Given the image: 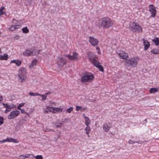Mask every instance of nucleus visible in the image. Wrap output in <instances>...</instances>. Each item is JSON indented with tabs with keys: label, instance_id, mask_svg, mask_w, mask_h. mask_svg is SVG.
<instances>
[{
	"label": "nucleus",
	"instance_id": "1",
	"mask_svg": "<svg viewBox=\"0 0 159 159\" xmlns=\"http://www.w3.org/2000/svg\"><path fill=\"white\" fill-rule=\"evenodd\" d=\"M113 24L112 21L107 17L101 18L97 22V25L102 27L103 28H108L111 27Z\"/></svg>",
	"mask_w": 159,
	"mask_h": 159
},
{
	"label": "nucleus",
	"instance_id": "2",
	"mask_svg": "<svg viewBox=\"0 0 159 159\" xmlns=\"http://www.w3.org/2000/svg\"><path fill=\"white\" fill-rule=\"evenodd\" d=\"M129 29L133 32H141L143 31L142 27L137 23L131 22L129 26Z\"/></svg>",
	"mask_w": 159,
	"mask_h": 159
},
{
	"label": "nucleus",
	"instance_id": "3",
	"mask_svg": "<svg viewBox=\"0 0 159 159\" xmlns=\"http://www.w3.org/2000/svg\"><path fill=\"white\" fill-rule=\"evenodd\" d=\"M18 79L21 82L25 81L27 78L26 69L24 67L20 68L18 71Z\"/></svg>",
	"mask_w": 159,
	"mask_h": 159
},
{
	"label": "nucleus",
	"instance_id": "4",
	"mask_svg": "<svg viewBox=\"0 0 159 159\" xmlns=\"http://www.w3.org/2000/svg\"><path fill=\"white\" fill-rule=\"evenodd\" d=\"M139 60V58L138 57H134L127 59L125 61L128 66L135 67L136 66Z\"/></svg>",
	"mask_w": 159,
	"mask_h": 159
},
{
	"label": "nucleus",
	"instance_id": "5",
	"mask_svg": "<svg viewBox=\"0 0 159 159\" xmlns=\"http://www.w3.org/2000/svg\"><path fill=\"white\" fill-rule=\"evenodd\" d=\"M40 50H36L35 49H28L23 52V55L24 56H29L38 54Z\"/></svg>",
	"mask_w": 159,
	"mask_h": 159
},
{
	"label": "nucleus",
	"instance_id": "6",
	"mask_svg": "<svg viewBox=\"0 0 159 159\" xmlns=\"http://www.w3.org/2000/svg\"><path fill=\"white\" fill-rule=\"evenodd\" d=\"M94 76L91 73L85 72L81 79V81L83 82H88L93 80Z\"/></svg>",
	"mask_w": 159,
	"mask_h": 159
},
{
	"label": "nucleus",
	"instance_id": "7",
	"mask_svg": "<svg viewBox=\"0 0 159 159\" xmlns=\"http://www.w3.org/2000/svg\"><path fill=\"white\" fill-rule=\"evenodd\" d=\"M20 114V112L18 110L13 111H11L10 114L8 116V119L11 120L14 119L17 116Z\"/></svg>",
	"mask_w": 159,
	"mask_h": 159
},
{
	"label": "nucleus",
	"instance_id": "8",
	"mask_svg": "<svg viewBox=\"0 0 159 159\" xmlns=\"http://www.w3.org/2000/svg\"><path fill=\"white\" fill-rule=\"evenodd\" d=\"M87 57L89 61H91L93 64L96 61H97L95 59V58H96V56L92 52H87Z\"/></svg>",
	"mask_w": 159,
	"mask_h": 159
},
{
	"label": "nucleus",
	"instance_id": "9",
	"mask_svg": "<svg viewBox=\"0 0 159 159\" xmlns=\"http://www.w3.org/2000/svg\"><path fill=\"white\" fill-rule=\"evenodd\" d=\"M66 60L63 57H61L58 59L57 64L59 67H62L66 64Z\"/></svg>",
	"mask_w": 159,
	"mask_h": 159
},
{
	"label": "nucleus",
	"instance_id": "10",
	"mask_svg": "<svg viewBox=\"0 0 159 159\" xmlns=\"http://www.w3.org/2000/svg\"><path fill=\"white\" fill-rule=\"evenodd\" d=\"M89 42L93 46H97L99 42L98 39L94 38L91 36L89 37Z\"/></svg>",
	"mask_w": 159,
	"mask_h": 159
},
{
	"label": "nucleus",
	"instance_id": "11",
	"mask_svg": "<svg viewBox=\"0 0 159 159\" xmlns=\"http://www.w3.org/2000/svg\"><path fill=\"white\" fill-rule=\"evenodd\" d=\"M78 53L75 52L73 53L72 55H66L65 56L68 57V58L71 60L77 61L78 59Z\"/></svg>",
	"mask_w": 159,
	"mask_h": 159
},
{
	"label": "nucleus",
	"instance_id": "12",
	"mask_svg": "<svg viewBox=\"0 0 159 159\" xmlns=\"http://www.w3.org/2000/svg\"><path fill=\"white\" fill-rule=\"evenodd\" d=\"M149 11L151 13V16L152 17H154L156 16V10L155 7L152 5H149Z\"/></svg>",
	"mask_w": 159,
	"mask_h": 159
},
{
	"label": "nucleus",
	"instance_id": "13",
	"mask_svg": "<svg viewBox=\"0 0 159 159\" xmlns=\"http://www.w3.org/2000/svg\"><path fill=\"white\" fill-rule=\"evenodd\" d=\"M94 66L98 68L99 70L102 72H103L104 69L103 66L100 65L99 61L98 60L96 61L93 64Z\"/></svg>",
	"mask_w": 159,
	"mask_h": 159
},
{
	"label": "nucleus",
	"instance_id": "14",
	"mask_svg": "<svg viewBox=\"0 0 159 159\" xmlns=\"http://www.w3.org/2000/svg\"><path fill=\"white\" fill-rule=\"evenodd\" d=\"M143 44L144 45V50L145 51L147 50L150 47V44L149 43L148 41L144 39H143Z\"/></svg>",
	"mask_w": 159,
	"mask_h": 159
},
{
	"label": "nucleus",
	"instance_id": "15",
	"mask_svg": "<svg viewBox=\"0 0 159 159\" xmlns=\"http://www.w3.org/2000/svg\"><path fill=\"white\" fill-rule=\"evenodd\" d=\"M111 127V125L109 123H105L103 126V129L105 132H107Z\"/></svg>",
	"mask_w": 159,
	"mask_h": 159
},
{
	"label": "nucleus",
	"instance_id": "16",
	"mask_svg": "<svg viewBox=\"0 0 159 159\" xmlns=\"http://www.w3.org/2000/svg\"><path fill=\"white\" fill-rule=\"evenodd\" d=\"M5 142H13L14 143H18L19 141H17L16 139H14L12 138H7L6 139H4Z\"/></svg>",
	"mask_w": 159,
	"mask_h": 159
},
{
	"label": "nucleus",
	"instance_id": "17",
	"mask_svg": "<svg viewBox=\"0 0 159 159\" xmlns=\"http://www.w3.org/2000/svg\"><path fill=\"white\" fill-rule=\"evenodd\" d=\"M118 54L122 59H126L128 57V54L124 52L122 53H118Z\"/></svg>",
	"mask_w": 159,
	"mask_h": 159
},
{
	"label": "nucleus",
	"instance_id": "18",
	"mask_svg": "<svg viewBox=\"0 0 159 159\" xmlns=\"http://www.w3.org/2000/svg\"><path fill=\"white\" fill-rule=\"evenodd\" d=\"M83 116L84 118L85 121V124L86 125H89L91 122L89 118L86 116L84 114H83Z\"/></svg>",
	"mask_w": 159,
	"mask_h": 159
},
{
	"label": "nucleus",
	"instance_id": "19",
	"mask_svg": "<svg viewBox=\"0 0 159 159\" xmlns=\"http://www.w3.org/2000/svg\"><path fill=\"white\" fill-rule=\"evenodd\" d=\"M10 63H15L17 66H19L21 64V61L18 60H11Z\"/></svg>",
	"mask_w": 159,
	"mask_h": 159
},
{
	"label": "nucleus",
	"instance_id": "20",
	"mask_svg": "<svg viewBox=\"0 0 159 159\" xmlns=\"http://www.w3.org/2000/svg\"><path fill=\"white\" fill-rule=\"evenodd\" d=\"M86 127L85 128L84 130L86 131V134L87 135L88 137H90L89 133L91 131V129L89 125H86Z\"/></svg>",
	"mask_w": 159,
	"mask_h": 159
},
{
	"label": "nucleus",
	"instance_id": "21",
	"mask_svg": "<svg viewBox=\"0 0 159 159\" xmlns=\"http://www.w3.org/2000/svg\"><path fill=\"white\" fill-rule=\"evenodd\" d=\"M159 88H152L150 89L149 92L151 93H154L159 91Z\"/></svg>",
	"mask_w": 159,
	"mask_h": 159
},
{
	"label": "nucleus",
	"instance_id": "22",
	"mask_svg": "<svg viewBox=\"0 0 159 159\" xmlns=\"http://www.w3.org/2000/svg\"><path fill=\"white\" fill-rule=\"evenodd\" d=\"M87 109L85 107L83 108L82 106H77L76 107V110L77 111H84L86 110Z\"/></svg>",
	"mask_w": 159,
	"mask_h": 159
},
{
	"label": "nucleus",
	"instance_id": "23",
	"mask_svg": "<svg viewBox=\"0 0 159 159\" xmlns=\"http://www.w3.org/2000/svg\"><path fill=\"white\" fill-rule=\"evenodd\" d=\"M8 58V55L6 53H4V55H0V60H7Z\"/></svg>",
	"mask_w": 159,
	"mask_h": 159
},
{
	"label": "nucleus",
	"instance_id": "24",
	"mask_svg": "<svg viewBox=\"0 0 159 159\" xmlns=\"http://www.w3.org/2000/svg\"><path fill=\"white\" fill-rule=\"evenodd\" d=\"M62 111V109L60 108L54 107L53 110V113H55L57 112H60Z\"/></svg>",
	"mask_w": 159,
	"mask_h": 159
},
{
	"label": "nucleus",
	"instance_id": "25",
	"mask_svg": "<svg viewBox=\"0 0 159 159\" xmlns=\"http://www.w3.org/2000/svg\"><path fill=\"white\" fill-rule=\"evenodd\" d=\"M152 41L155 43V45H158L159 44V39L158 38L156 37L154 38L152 40Z\"/></svg>",
	"mask_w": 159,
	"mask_h": 159
},
{
	"label": "nucleus",
	"instance_id": "26",
	"mask_svg": "<svg viewBox=\"0 0 159 159\" xmlns=\"http://www.w3.org/2000/svg\"><path fill=\"white\" fill-rule=\"evenodd\" d=\"M2 105L3 106L5 107L7 109H11L14 107V105H8L7 103H2Z\"/></svg>",
	"mask_w": 159,
	"mask_h": 159
},
{
	"label": "nucleus",
	"instance_id": "27",
	"mask_svg": "<svg viewBox=\"0 0 159 159\" xmlns=\"http://www.w3.org/2000/svg\"><path fill=\"white\" fill-rule=\"evenodd\" d=\"M62 124L60 121L57 122L54 125V127L55 128L60 127L61 126Z\"/></svg>",
	"mask_w": 159,
	"mask_h": 159
},
{
	"label": "nucleus",
	"instance_id": "28",
	"mask_svg": "<svg viewBox=\"0 0 159 159\" xmlns=\"http://www.w3.org/2000/svg\"><path fill=\"white\" fill-rule=\"evenodd\" d=\"M37 61L36 59H35L33 60L31 64H30L29 67L31 68L34 66H35L36 64Z\"/></svg>",
	"mask_w": 159,
	"mask_h": 159
},
{
	"label": "nucleus",
	"instance_id": "29",
	"mask_svg": "<svg viewBox=\"0 0 159 159\" xmlns=\"http://www.w3.org/2000/svg\"><path fill=\"white\" fill-rule=\"evenodd\" d=\"M22 30L23 33H24L27 34L29 32V30L28 29L27 26L23 28Z\"/></svg>",
	"mask_w": 159,
	"mask_h": 159
},
{
	"label": "nucleus",
	"instance_id": "30",
	"mask_svg": "<svg viewBox=\"0 0 159 159\" xmlns=\"http://www.w3.org/2000/svg\"><path fill=\"white\" fill-rule=\"evenodd\" d=\"M54 107H50L49 106H46V109L48 110V111L50 112L53 113Z\"/></svg>",
	"mask_w": 159,
	"mask_h": 159
},
{
	"label": "nucleus",
	"instance_id": "31",
	"mask_svg": "<svg viewBox=\"0 0 159 159\" xmlns=\"http://www.w3.org/2000/svg\"><path fill=\"white\" fill-rule=\"evenodd\" d=\"M151 52L154 54H157L159 53V51L157 49H153L151 51Z\"/></svg>",
	"mask_w": 159,
	"mask_h": 159
},
{
	"label": "nucleus",
	"instance_id": "32",
	"mask_svg": "<svg viewBox=\"0 0 159 159\" xmlns=\"http://www.w3.org/2000/svg\"><path fill=\"white\" fill-rule=\"evenodd\" d=\"M32 158H35L36 159H43V157L42 155H38L36 156H33V155H32Z\"/></svg>",
	"mask_w": 159,
	"mask_h": 159
},
{
	"label": "nucleus",
	"instance_id": "33",
	"mask_svg": "<svg viewBox=\"0 0 159 159\" xmlns=\"http://www.w3.org/2000/svg\"><path fill=\"white\" fill-rule=\"evenodd\" d=\"M29 94L30 95L33 96H39V94L37 93H33L32 92H30Z\"/></svg>",
	"mask_w": 159,
	"mask_h": 159
},
{
	"label": "nucleus",
	"instance_id": "34",
	"mask_svg": "<svg viewBox=\"0 0 159 159\" xmlns=\"http://www.w3.org/2000/svg\"><path fill=\"white\" fill-rule=\"evenodd\" d=\"M39 96H40L42 97V99L43 100H45L47 98V96L45 95L41 94H39Z\"/></svg>",
	"mask_w": 159,
	"mask_h": 159
},
{
	"label": "nucleus",
	"instance_id": "35",
	"mask_svg": "<svg viewBox=\"0 0 159 159\" xmlns=\"http://www.w3.org/2000/svg\"><path fill=\"white\" fill-rule=\"evenodd\" d=\"M8 29L9 30L11 31H13L15 30L14 25H11L10 28H8Z\"/></svg>",
	"mask_w": 159,
	"mask_h": 159
},
{
	"label": "nucleus",
	"instance_id": "36",
	"mask_svg": "<svg viewBox=\"0 0 159 159\" xmlns=\"http://www.w3.org/2000/svg\"><path fill=\"white\" fill-rule=\"evenodd\" d=\"M24 103H20L17 107V109L19 110H21V109L20 108V107L24 106Z\"/></svg>",
	"mask_w": 159,
	"mask_h": 159
},
{
	"label": "nucleus",
	"instance_id": "37",
	"mask_svg": "<svg viewBox=\"0 0 159 159\" xmlns=\"http://www.w3.org/2000/svg\"><path fill=\"white\" fill-rule=\"evenodd\" d=\"M73 110V108L72 107H70L66 110V111L68 113H70Z\"/></svg>",
	"mask_w": 159,
	"mask_h": 159
},
{
	"label": "nucleus",
	"instance_id": "38",
	"mask_svg": "<svg viewBox=\"0 0 159 159\" xmlns=\"http://www.w3.org/2000/svg\"><path fill=\"white\" fill-rule=\"evenodd\" d=\"M128 142L129 143V144H132L133 143H139L137 141H136V142L134 141L131 139L129 140L128 141Z\"/></svg>",
	"mask_w": 159,
	"mask_h": 159
},
{
	"label": "nucleus",
	"instance_id": "39",
	"mask_svg": "<svg viewBox=\"0 0 159 159\" xmlns=\"http://www.w3.org/2000/svg\"><path fill=\"white\" fill-rule=\"evenodd\" d=\"M14 26L15 27V30L20 29L21 27V25H14Z\"/></svg>",
	"mask_w": 159,
	"mask_h": 159
},
{
	"label": "nucleus",
	"instance_id": "40",
	"mask_svg": "<svg viewBox=\"0 0 159 159\" xmlns=\"http://www.w3.org/2000/svg\"><path fill=\"white\" fill-rule=\"evenodd\" d=\"M3 118L0 117V125H2L3 123Z\"/></svg>",
	"mask_w": 159,
	"mask_h": 159
},
{
	"label": "nucleus",
	"instance_id": "41",
	"mask_svg": "<svg viewBox=\"0 0 159 159\" xmlns=\"http://www.w3.org/2000/svg\"><path fill=\"white\" fill-rule=\"evenodd\" d=\"M43 130H44V131L45 132H49L51 131H53V132L54 131L53 129H44Z\"/></svg>",
	"mask_w": 159,
	"mask_h": 159
},
{
	"label": "nucleus",
	"instance_id": "42",
	"mask_svg": "<svg viewBox=\"0 0 159 159\" xmlns=\"http://www.w3.org/2000/svg\"><path fill=\"white\" fill-rule=\"evenodd\" d=\"M19 159H25V156L24 155H21L19 156Z\"/></svg>",
	"mask_w": 159,
	"mask_h": 159
},
{
	"label": "nucleus",
	"instance_id": "43",
	"mask_svg": "<svg viewBox=\"0 0 159 159\" xmlns=\"http://www.w3.org/2000/svg\"><path fill=\"white\" fill-rule=\"evenodd\" d=\"M43 112L45 114H48V109H45L43 108Z\"/></svg>",
	"mask_w": 159,
	"mask_h": 159
},
{
	"label": "nucleus",
	"instance_id": "44",
	"mask_svg": "<svg viewBox=\"0 0 159 159\" xmlns=\"http://www.w3.org/2000/svg\"><path fill=\"white\" fill-rule=\"evenodd\" d=\"M47 4V3L45 1L43 2L42 3V6H43V7H45V5Z\"/></svg>",
	"mask_w": 159,
	"mask_h": 159
},
{
	"label": "nucleus",
	"instance_id": "45",
	"mask_svg": "<svg viewBox=\"0 0 159 159\" xmlns=\"http://www.w3.org/2000/svg\"><path fill=\"white\" fill-rule=\"evenodd\" d=\"M17 20L14 19H13L12 20V23L13 24H16L17 23Z\"/></svg>",
	"mask_w": 159,
	"mask_h": 159
},
{
	"label": "nucleus",
	"instance_id": "46",
	"mask_svg": "<svg viewBox=\"0 0 159 159\" xmlns=\"http://www.w3.org/2000/svg\"><path fill=\"white\" fill-rule=\"evenodd\" d=\"M11 110V109H7V108L6 109L5 111V113L6 114H7L8 112L10 111Z\"/></svg>",
	"mask_w": 159,
	"mask_h": 159
},
{
	"label": "nucleus",
	"instance_id": "47",
	"mask_svg": "<svg viewBox=\"0 0 159 159\" xmlns=\"http://www.w3.org/2000/svg\"><path fill=\"white\" fill-rule=\"evenodd\" d=\"M32 155L31 154H26L25 155H24L25 158L29 157L30 155L32 156Z\"/></svg>",
	"mask_w": 159,
	"mask_h": 159
},
{
	"label": "nucleus",
	"instance_id": "48",
	"mask_svg": "<svg viewBox=\"0 0 159 159\" xmlns=\"http://www.w3.org/2000/svg\"><path fill=\"white\" fill-rule=\"evenodd\" d=\"M96 49L97 50H98V51H98V54H99V53H100H100H101V52H100V48H99L98 46L96 48Z\"/></svg>",
	"mask_w": 159,
	"mask_h": 159
},
{
	"label": "nucleus",
	"instance_id": "49",
	"mask_svg": "<svg viewBox=\"0 0 159 159\" xmlns=\"http://www.w3.org/2000/svg\"><path fill=\"white\" fill-rule=\"evenodd\" d=\"M5 7H2L0 9V11H2L4 9Z\"/></svg>",
	"mask_w": 159,
	"mask_h": 159
},
{
	"label": "nucleus",
	"instance_id": "50",
	"mask_svg": "<svg viewBox=\"0 0 159 159\" xmlns=\"http://www.w3.org/2000/svg\"><path fill=\"white\" fill-rule=\"evenodd\" d=\"M50 93H51V92H47V93H45V95H49V94H50Z\"/></svg>",
	"mask_w": 159,
	"mask_h": 159
},
{
	"label": "nucleus",
	"instance_id": "51",
	"mask_svg": "<svg viewBox=\"0 0 159 159\" xmlns=\"http://www.w3.org/2000/svg\"><path fill=\"white\" fill-rule=\"evenodd\" d=\"M20 110L21 111V112L22 113H26L25 111L22 109H21V110Z\"/></svg>",
	"mask_w": 159,
	"mask_h": 159
},
{
	"label": "nucleus",
	"instance_id": "52",
	"mask_svg": "<svg viewBox=\"0 0 159 159\" xmlns=\"http://www.w3.org/2000/svg\"><path fill=\"white\" fill-rule=\"evenodd\" d=\"M5 141L4 139L3 140H0V143H5Z\"/></svg>",
	"mask_w": 159,
	"mask_h": 159
},
{
	"label": "nucleus",
	"instance_id": "53",
	"mask_svg": "<svg viewBox=\"0 0 159 159\" xmlns=\"http://www.w3.org/2000/svg\"><path fill=\"white\" fill-rule=\"evenodd\" d=\"M3 100L2 97L1 96H0V102L1 101Z\"/></svg>",
	"mask_w": 159,
	"mask_h": 159
},
{
	"label": "nucleus",
	"instance_id": "54",
	"mask_svg": "<svg viewBox=\"0 0 159 159\" xmlns=\"http://www.w3.org/2000/svg\"><path fill=\"white\" fill-rule=\"evenodd\" d=\"M51 104L54 105H56V103L54 102H51Z\"/></svg>",
	"mask_w": 159,
	"mask_h": 159
},
{
	"label": "nucleus",
	"instance_id": "55",
	"mask_svg": "<svg viewBox=\"0 0 159 159\" xmlns=\"http://www.w3.org/2000/svg\"><path fill=\"white\" fill-rule=\"evenodd\" d=\"M3 14L2 11H0V16Z\"/></svg>",
	"mask_w": 159,
	"mask_h": 159
},
{
	"label": "nucleus",
	"instance_id": "56",
	"mask_svg": "<svg viewBox=\"0 0 159 159\" xmlns=\"http://www.w3.org/2000/svg\"><path fill=\"white\" fill-rule=\"evenodd\" d=\"M2 12H3V14H6V12H5L2 11Z\"/></svg>",
	"mask_w": 159,
	"mask_h": 159
},
{
	"label": "nucleus",
	"instance_id": "57",
	"mask_svg": "<svg viewBox=\"0 0 159 159\" xmlns=\"http://www.w3.org/2000/svg\"><path fill=\"white\" fill-rule=\"evenodd\" d=\"M144 121H145L146 122H147V120L146 119H145V120H144Z\"/></svg>",
	"mask_w": 159,
	"mask_h": 159
},
{
	"label": "nucleus",
	"instance_id": "58",
	"mask_svg": "<svg viewBox=\"0 0 159 159\" xmlns=\"http://www.w3.org/2000/svg\"><path fill=\"white\" fill-rule=\"evenodd\" d=\"M2 53V51L1 50V49L0 48V54Z\"/></svg>",
	"mask_w": 159,
	"mask_h": 159
},
{
	"label": "nucleus",
	"instance_id": "59",
	"mask_svg": "<svg viewBox=\"0 0 159 159\" xmlns=\"http://www.w3.org/2000/svg\"><path fill=\"white\" fill-rule=\"evenodd\" d=\"M67 119L66 118V119H65V120H67Z\"/></svg>",
	"mask_w": 159,
	"mask_h": 159
}]
</instances>
